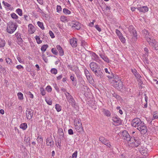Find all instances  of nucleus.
<instances>
[{
  "label": "nucleus",
  "instance_id": "4c0bfd02",
  "mask_svg": "<svg viewBox=\"0 0 158 158\" xmlns=\"http://www.w3.org/2000/svg\"><path fill=\"white\" fill-rule=\"evenodd\" d=\"M63 12L66 15H69L71 13V11L66 8H64L63 9Z\"/></svg>",
  "mask_w": 158,
  "mask_h": 158
},
{
  "label": "nucleus",
  "instance_id": "e433bc0d",
  "mask_svg": "<svg viewBox=\"0 0 158 158\" xmlns=\"http://www.w3.org/2000/svg\"><path fill=\"white\" fill-rule=\"evenodd\" d=\"M113 96L114 97H115L117 99L120 100L122 99V98L121 97L118 95L117 94L114 93L112 94Z\"/></svg>",
  "mask_w": 158,
  "mask_h": 158
},
{
  "label": "nucleus",
  "instance_id": "4468645a",
  "mask_svg": "<svg viewBox=\"0 0 158 158\" xmlns=\"http://www.w3.org/2000/svg\"><path fill=\"white\" fill-rule=\"evenodd\" d=\"M89 66L93 73L96 70H97V69H98L99 67H100L97 64L94 62L91 63L89 64Z\"/></svg>",
  "mask_w": 158,
  "mask_h": 158
},
{
  "label": "nucleus",
  "instance_id": "cd10ccee",
  "mask_svg": "<svg viewBox=\"0 0 158 158\" xmlns=\"http://www.w3.org/2000/svg\"><path fill=\"white\" fill-rule=\"evenodd\" d=\"M100 56L101 57L102 59L105 61L107 62V63H109V59L107 57V56L104 55H100Z\"/></svg>",
  "mask_w": 158,
  "mask_h": 158
},
{
  "label": "nucleus",
  "instance_id": "37998d69",
  "mask_svg": "<svg viewBox=\"0 0 158 158\" xmlns=\"http://www.w3.org/2000/svg\"><path fill=\"white\" fill-rule=\"evenodd\" d=\"M158 118V114L156 113V112H154L153 114V118L152 120H154Z\"/></svg>",
  "mask_w": 158,
  "mask_h": 158
},
{
  "label": "nucleus",
  "instance_id": "9b49d317",
  "mask_svg": "<svg viewBox=\"0 0 158 158\" xmlns=\"http://www.w3.org/2000/svg\"><path fill=\"white\" fill-rule=\"evenodd\" d=\"M112 120L114 123V124L115 126H118L122 124V121L117 115L113 117Z\"/></svg>",
  "mask_w": 158,
  "mask_h": 158
},
{
  "label": "nucleus",
  "instance_id": "aec40b11",
  "mask_svg": "<svg viewBox=\"0 0 158 158\" xmlns=\"http://www.w3.org/2000/svg\"><path fill=\"white\" fill-rule=\"evenodd\" d=\"M56 48L59 52L60 56H63L64 55V52L62 48L60 45H57Z\"/></svg>",
  "mask_w": 158,
  "mask_h": 158
},
{
  "label": "nucleus",
  "instance_id": "de8ad7c7",
  "mask_svg": "<svg viewBox=\"0 0 158 158\" xmlns=\"http://www.w3.org/2000/svg\"><path fill=\"white\" fill-rule=\"evenodd\" d=\"M5 60H6V63L8 64L11 65V64L12 63V61L11 59L9 58H6Z\"/></svg>",
  "mask_w": 158,
  "mask_h": 158
},
{
  "label": "nucleus",
  "instance_id": "f704fd0d",
  "mask_svg": "<svg viewBox=\"0 0 158 158\" xmlns=\"http://www.w3.org/2000/svg\"><path fill=\"white\" fill-rule=\"evenodd\" d=\"M5 41L3 40L0 39V47H2L5 46Z\"/></svg>",
  "mask_w": 158,
  "mask_h": 158
},
{
  "label": "nucleus",
  "instance_id": "7ed1b4c3",
  "mask_svg": "<svg viewBox=\"0 0 158 158\" xmlns=\"http://www.w3.org/2000/svg\"><path fill=\"white\" fill-rule=\"evenodd\" d=\"M65 94L67 101L73 107L75 108L78 107L77 103L75 101L73 97L68 92L65 93Z\"/></svg>",
  "mask_w": 158,
  "mask_h": 158
},
{
  "label": "nucleus",
  "instance_id": "bb28decb",
  "mask_svg": "<svg viewBox=\"0 0 158 158\" xmlns=\"http://www.w3.org/2000/svg\"><path fill=\"white\" fill-rule=\"evenodd\" d=\"M104 114L107 117H110V116L111 113L110 111L108 110L104 109L103 111Z\"/></svg>",
  "mask_w": 158,
  "mask_h": 158
},
{
  "label": "nucleus",
  "instance_id": "4be33fe9",
  "mask_svg": "<svg viewBox=\"0 0 158 158\" xmlns=\"http://www.w3.org/2000/svg\"><path fill=\"white\" fill-rule=\"evenodd\" d=\"M75 128L76 131L78 132H81L83 130V127H82V124L80 125H78L77 124H76L75 125Z\"/></svg>",
  "mask_w": 158,
  "mask_h": 158
},
{
  "label": "nucleus",
  "instance_id": "603ef678",
  "mask_svg": "<svg viewBox=\"0 0 158 158\" xmlns=\"http://www.w3.org/2000/svg\"><path fill=\"white\" fill-rule=\"evenodd\" d=\"M119 40H120L123 43H124L125 42L126 40L125 39V38L123 37V36L122 35L120 36V37H119Z\"/></svg>",
  "mask_w": 158,
  "mask_h": 158
},
{
  "label": "nucleus",
  "instance_id": "4d7b16f0",
  "mask_svg": "<svg viewBox=\"0 0 158 158\" xmlns=\"http://www.w3.org/2000/svg\"><path fill=\"white\" fill-rule=\"evenodd\" d=\"M37 140L38 143H40L42 142L43 141V139L41 137L38 136L37 138Z\"/></svg>",
  "mask_w": 158,
  "mask_h": 158
},
{
  "label": "nucleus",
  "instance_id": "680f3d73",
  "mask_svg": "<svg viewBox=\"0 0 158 158\" xmlns=\"http://www.w3.org/2000/svg\"><path fill=\"white\" fill-rule=\"evenodd\" d=\"M49 34L52 38H53L55 37L52 31H50L49 32Z\"/></svg>",
  "mask_w": 158,
  "mask_h": 158
},
{
  "label": "nucleus",
  "instance_id": "c9c22d12",
  "mask_svg": "<svg viewBox=\"0 0 158 158\" xmlns=\"http://www.w3.org/2000/svg\"><path fill=\"white\" fill-rule=\"evenodd\" d=\"M55 108L58 112L60 111L61 110V107L58 104H56Z\"/></svg>",
  "mask_w": 158,
  "mask_h": 158
},
{
  "label": "nucleus",
  "instance_id": "7c9ffc66",
  "mask_svg": "<svg viewBox=\"0 0 158 158\" xmlns=\"http://www.w3.org/2000/svg\"><path fill=\"white\" fill-rule=\"evenodd\" d=\"M107 140V139L103 136H100L99 138V140L103 144L106 142V141Z\"/></svg>",
  "mask_w": 158,
  "mask_h": 158
},
{
  "label": "nucleus",
  "instance_id": "5701e85b",
  "mask_svg": "<svg viewBox=\"0 0 158 158\" xmlns=\"http://www.w3.org/2000/svg\"><path fill=\"white\" fill-rule=\"evenodd\" d=\"M85 74L86 76L87 79H92V77L91 76L90 73L87 69H85L84 71Z\"/></svg>",
  "mask_w": 158,
  "mask_h": 158
},
{
  "label": "nucleus",
  "instance_id": "8fccbe9b",
  "mask_svg": "<svg viewBox=\"0 0 158 158\" xmlns=\"http://www.w3.org/2000/svg\"><path fill=\"white\" fill-rule=\"evenodd\" d=\"M26 94L29 95V97L32 99L34 98L33 95L30 91H27L26 93Z\"/></svg>",
  "mask_w": 158,
  "mask_h": 158
},
{
  "label": "nucleus",
  "instance_id": "052dcab7",
  "mask_svg": "<svg viewBox=\"0 0 158 158\" xmlns=\"http://www.w3.org/2000/svg\"><path fill=\"white\" fill-rule=\"evenodd\" d=\"M56 145H58L60 147H61V139L60 140H57L56 141Z\"/></svg>",
  "mask_w": 158,
  "mask_h": 158
},
{
  "label": "nucleus",
  "instance_id": "338daca9",
  "mask_svg": "<svg viewBox=\"0 0 158 158\" xmlns=\"http://www.w3.org/2000/svg\"><path fill=\"white\" fill-rule=\"evenodd\" d=\"M6 71V69L3 67L1 65H0V71L4 72Z\"/></svg>",
  "mask_w": 158,
  "mask_h": 158
},
{
  "label": "nucleus",
  "instance_id": "f257e3e1",
  "mask_svg": "<svg viewBox=\"0 0 158 158\" xmlns=\"http://www.w3.org/2000/svg\"><path fill=\"white\" fill-rule=\"evenodd\" d=\"M131 125L136 128L141 133L144 134L146 133L147 129L144 123L138 118H135L131 122Z\"/></svg>",
  "mask_w": 158,
  "mask_h": 158
},
{
  "label": "nucleus",
  "instance_id": "3c124183",
  "mask_svg": "<svg viewBox=\"0 0 158 158\" xmlns=\"http://www.w3.org/2000/svg\"><path fill=\"white\" fill-rule=\"evenodd\" d=\"M11 17L14 19H17L18 18V16L14 13H13L10 15Z\"/></svg>",
  "mask_w": 158,
  "mask_h": 158
},
{
  "label": "nucleus",
  "instance_id": "393cba45",
  "mask_svg": "<svg viewBox=\"0 0 158 158\" xmlns=\"http://www.w3.org/2000/svg\"><path fill=\"white\" fill-rule=\"evenodd\" d=\"M131 71L136 78H138L139 77H141L139 73H137V71L135 69H131Z\"/></svg>",
  "mask_w": 158,
  "mask_h": 158
},
{
  "label": "nucleus",
  "instance_id": "c756f323",
  "mask_svg": "<svg viewBox=\"0 0 158 158\" xmlns=\"http://www.w3.org/2000/svg\"><path fill=\"white\" fill-rule=\"evenodd\" d=\"M60 20L63 22H68V19L67 17L65 16H62L60 17Z\"/></svg>",
  "mask_w": 158,
  "mask_h": 158
},
{
  "label": "nucleus",
  "instance_id": "72a5a7b5",
  "mask_svg": "<svg viewBox=\"0 0 158 158\" xmlns=\"http://www.w3.org/2000/svg\"><path fill=\"white\" fill-rule=\"evenodd\" d=\"M48 47V44L43 45L41 47V50L43 52H45Z\"/></svg>",
  "mask_w": 158,
  "mask_h": 158
},
{
  "label": "nucleus",
  "instance_id": "13d9d810",
  "mask_svg": "<svg viewBox=\"0 0 158 158\" xmlns=\"http://www.w3.org/2000/svg\"><path fill=\"white\" fill-rule=\"evenodd\" d=\"M57 12H60V11H61V8L60 6L57 5L56 8Z\"/></svg>",
  "mask_w": 158,
  "mask_h": 158
},
{
  "label": "nucleus",
  "instance_id": "a18cd8bd",
  "mask_svg": "<svg viewBox=\"0 0 158 158\" xmlns=\"http://www.w3.org/2000/svg\"><path fill=\"white\" fill-rule=\"evenodd\" d=\"M40 94L42 96H44L45 95V91L43 88H40Z\"/></svg>",
  "mask_w": 158,
  "mask_h": 158
},
{
  "label": "nucleus",
  "instance_id": "2f4dec72",
  "mask_svg": "<svg viewBox=\"0 0 158 158\" xmlns=\"http://www.w3.org/2000/svg\"><path fill=\"white\" fill-rule=\"evenodd\" d=\"M20 127L23 130H25L27 127V125L26 123H22L20 125Z\"/></svg>",
  "mask_w": 158,
  "mask_h": 158
},
{
  "label": "nucleus",
  "instance_id": "ddd939ff",
  "mask_svg": "<svg viewBox=\"0 0 158 158\" xmlns=\"http://www.w3.org/2000/svg\"><path fill=\"white\" fill-rule=\"evenodd\" d=\"M46 144L47 146L51 147H53L54 146V141L52 136H50L47 138L46 139Z\"/></svg>",
  "mask_w": 158,
  "mask_h": 158
},
{
  "label": "nucleus",
  "instance_id": "a878e982",
  "mask_svg": "<svg viewBox=\"0 0 158 158\" xmlns=\"http://www.w3.org/2000/svg\"><path fill=\"white\" fill-rule=\"evenodd\" d=\"M92 56L93 57L92 59L96 61H98L99 60V59L98 56L95 53H93L92 54Z\"/></svg>",
  "mask_w": 158,
  "mask_h": 158
},
{
  "label": "nucleus",
  "instance_id": "e2e57ef3",
  "mask_svg": "<svg viewBox=\"0 0 158 158\" xmlns=\"http://www.w3.org/2000/svg\"><path fill=\"white\" fill-rule=\"evenodd\" d=\"M46 101L48 104L49 105H51L52 103V100L51 99H46Z\"/></svg>",
  "mask_w": 158,
  "mask_h": 158
},
{
  "label": "nucleus",
  "instance_id": "473e14b6",
  "mask_svg": "<svg viewBox=\"0 0 158 158\" xmlns=\"http://www.w3.org/2000/svg\"><path fill=\"white\" fill-rule=\"evenodd\" d=\"M139 149L140 152L141 154H142V155H143L144 153L146 151V148L145 147L142 148L141 147V148H139Z\"/></svg>",
  "mask_w": 158,
  "mask_h": 158
},
{
  "label": "nucleus",
  "instance_id": "864d4df0",
  "mask_svg": "<svg viewBox=\"0 0 158 158\" xmlns=\"http://www.w3.org/2000/svg\"><path fill=\"white\" fill-rule=\"evenodd\" d=\"M46 90L49 92H51L52 91V89L51 87L49 85H48L46 88Z\"/></svg>",
  "mask_w": 158,
  "mask_h": 158
},
{
  "label": "nucleus",
  "instance_id": "2eb2a0df",
  "mask_svg": "<svg viewBox=\"0 0 158 158\" xmlns=\"http://www.w3.org/2000/svg\"><path fill=\"white\" fill-rule=\"evenodd\" d=\"M77 39L74 37L70 40V44L73 47L75 48L77 47Z\"/></svg>",
  "mask_w": 158,
  "mask_h": 158
},
{
  "label": "nucleus",
  "instance_id": "69168bd1",
  "mask_svg": "<svg viewBox=\"0 0 158 158\" xmlns=\"http://www.w3.org/2000/svg\"><path fill=\"white\" fill-rule=\"evenodd\" d=\"M68 133L70 135H72L73 134V131L71 129H70L68 130Z\"/></svg>",
  "mask_w": 158,
  "mask_h": 158
},
{
  "label": "nucleus",
  "instance_id": "49530a36",
  "mask_svg": "<svg viewBox=\"0 0 158 158\" xmlns=\"http://www.w3.org/2000/svg\"><path fill=\"white\" fill-rule=\"evenodd\" d=\"M35 38L37 41V43L38 44H41L42 43V41L40 40V38L39 36H36Z\"/></svg>",
  "mask_w": 158,
  "mask_h": 158
},
{
  "label": "nucleus",
  "instance_id": "0e129e2a",
  "mask_svg": "<svg viewBox=\"0 0 158 158\" xmlns=\"http://www.w3.org/2000/svg\"><path fill=\"white\" fill-rule=\"evenodd\" d=\"M144 51L146 52L145 55L147 56H148V50L147 48H144Z\"/></svg>",
  "mask_w": 158,
  "mask_h": 158
},
{
  "label": "nucleus",
  "instance_id": "dca6fc26",
  "mask_svg": "<svg viewBox=\"0 0 158 158\" xmlns=\"http://www.w3.org/2000/svg\"><path fill=\"white\" fill-rule=\"evenodd\" d=\"M15 36L17 38V42L19 45L22 44L23 41V40L21 38L20 34L19 33H16Z\"/></svg>",
  "mask_w": 158,
  "mask_h": 158
},
{
  "label": "nucleus",
  "instance_id": "09e8293b",
  "mask_svg": "<svg viewBox=\"0 0 158 158\" xmlns=\"http://www.w3.org/2000/svg\"><path fill=\"white\" fill-rule=\"evenodd\" d=\"M16 11L18 15L20 16H22V10L21 9L18 8L16 10Z\"/></svg>",
  "mask_w": 158,
  "mask_h": 158
},
{
  "label": "nucleus",
  "instance_id": "a211bd4d",
  "mask_svg": "<svg viewBox=\"0 0 158 158\" xmlns=\"http://www.w3.org/2000/svg\"><path fill=\"white\" fill-rule=\"evenodd\" d=\"M72 28L73 29L74 28L77 30H79L80 28V24L77 22H74L73 23V25L72 26Z\"/></svg>",
  "mask_w": 158,
  "mask_h": 158
},
{
  "label": "nucleus",
  "instance_id": "412c9836",
  "mask_svg": "<svg viewBox=\"0 0 158 158\" xmlns=\"http://www.w3.org/2000/svg\"><path fill=\"white\" fill-rule=\"evenodd\" d=\"M74 71L75 72L77 77L78 79H80L81 80L83 79L81 76V73L78 69L75 70Z\"/></svg>",
  "mask_w": 158,
  "mask_h": 158
},
{
  "label": "nucleus",
  "instance_id": "39448f33",
  "mask_svg": "<svg viewBox=\"0 0 158 158\" xmlns=\"http://www.w3.org/2000/svg\"><path fill=\"white\" fill-rule=\"evenodd\" d=\"M97 69L93 72L94 73L98 79H100L103 78L104 76L103 70L100 67H99L98 69Z\"/></svg>",
  "mask_w": 158,
  "mask_h": 158
},
{
  "label": "nucleus",
  "instance_id": "c85d7f7f",
  "mask_svg": "<svg viewBox=\"0 0 158 158\" xmlns=\"http://www.w3.org/2000/svg\"><path fill=\"white\" fill-rule=\"evenodd\" d=\"M3 4L5 6H7L8 7H9V10H12L13 8V7H11V5L8 3L7 2H6L4 1L2 2Z\"/></svg>",
  "mask_w": 158,
  "mask_h": 158
},
{
  "label": "nucleus",
  "instance_id": "79ce46f5",
  "mask_svg": "<svg viewBox=\"0 0 158 158\" xmlns=\"http://www.w3.org/2000/svg\"><path fill=\"white\" fill-rule=\"evenodd\" d=\"M17 95L18 98L20 100H22L23 99V94L21 92H19L18 93Z\"/></svg>",
  "mask_w": 158,
  "mask_h": 158
},
{
  "label": "nucleus",
  "instance_id": "20e7f679",
  "mask_svg": "<svg viewBox=\"0 0 158 158\" xmlns=\"http://www.w3.org/2000/svg\"><path fill=\"white\" fill-rule=\"evenodd\" d=\"M17 28V26L16 24L10 21L7 23L6 31L8 33L11 34L15 31Z\"/></svg>",
  "mask_w": 158,
  "mask_h": 158
},
{
  "label": "nucleus",
  "instance_id": "ea45409f",
  "mask_svg": "<svg viewBox=\"0 0 158 158\" xmlns=\"http://www.w3.org/2000/svg\"><path fill=\"white\" fill-rule=\"evenodd\" d=\"M104 145H106L107 147L109 148H111V146L109 140L106 141V142L104 144Z\"/></svg>",
  "mask_w": 158,
  "mask_h": 158
},
{
  "label": "nucleus",
  "instance_id": "774afa93",
  "mask_svg": "<svg viewBox=\"0 0 158 158\" xmlns=\"http://www.w3.org/2000/svg\"><path fill=\"white\" fill-rule=\"evenodd\" d=\"M76 121H77V122L76 123V124H79V125H80L81 124H82L80 118H77V120L76 119Z\"/></svg>",
  "mask_w": 158,
  "mask_h": 158
},
{
  "label": "nucleus",
  "instance_id": "bf43d9fd",
  "mask_svg": "<svg viewBox=\"0 0 158 158\" xmlns=\"http://www.w3.org/2000/svg\"><path fill=\"white\" fill-rule=\"evenodd\" d=\"M95 27L99 32H100L101 31V29L99 27V26L97 24L95 25Z\"/></svg>",
  "mask_w": 158,
  "mask_h": 158
},
{
  "label": "nucleus",
  "instance_id": "423d86ee",
  "mask_svg": "<svg viewBox=\"0 0 158 158\" xmlns=\"http://www.w3.org/2000/svg\"><path fill=\"white\" fill-rule=\"evenodd\" d=\"M122 135L123 139L127 141L130 142L131 140L133 139L132 136L131 137L127 131L126 130L122 132Z\"/></svg>",
  "mask_w": 158,
  "mask_h": 158
},
{
  "label": "nucleus",
  "instance_id": "c03bdc74",
  "mask_svg": "<svg viewBox=\"0 0 158 158\" xmlns=\"http://www.w3.org/2000/svg\"><path fill=\"white\" fill-rule=\"evenodd\" d=\"M51 51L53 54L55 55H58V53L56 48H52L51 50Z\"/></svg>",
  "mask_w": 158,
  "mask_h": 158
},
{
  "label": "nucleus",
  "instance_id": "6ab92c4d",
  "mask_svg": "<svg viewBox=\"0 0 158 158\" xmlns=\"http://www.w3.org/2000/svg\"><path fill=\"white\" fill-rule=\"evenodd\" d=\"M28 32L29 34H32L35 31L34 27L31 24L28 25Z\"/></svg>",
  "mask_w": 158,
  "mask_h": 158
},
{
  "label": "nucleus",
  "instance_id": "a19ab883",
  "mask_svg": "<svg viewBox=\"0 0 158 158\" xmlns=\"http://www.w3.org/2000/svg\"><path fill=\"white\" fill-rule=\"evenodd\" d=\"M50 72L52 74L56 75L57 73V70L55 68H52Z\"/></svg>",
  "mask_w": 158,
  "mask_h": 158
},
{
  "label": "nucleus",
  "instance_id": "f03ea898",
  "mask_svg": "<svg viewBox=\"0 0 158 158\" xmlns=\"http://www.w3.org/2000/svg\"><path fill=\"white\" fill-rule=\"evenodd\" d=\"M112 83L113 86L118 91L123 92L125 90V86L123 84V82L120 79L113 80Z\"/></svg>",
  "mask_w": 158,
  "mask_h": 158
},
{
  "label": "nucleus",
  "instance_id": "9d476101",
  "mask_svg": "<svg viewBox=\"0 0 158 158\" xmlns=\"http://www.w3.org/2000/svg\"><path fill=\"white\" fill-rule=\"evenodd\" d=\"M128 30L133 37L137 39V35L136 31L134 27L132 25H130L128 28Z\"/></svg>",
  "mask_w": 158,
  "mask_h": 158
},
{
  "label": "nucleus",
  "instance_id": "0eeeda50",
  "mask_svg": "<svg viewBox=\"0 0 158 158\" xmlns=\"http://www.w3.org/2000/svg\"><path fill=\"white\" fill-rule=\"evenodd\" d=\"M150 46L152 48L156 50H157L158 49V42H157L155 40L153 39L152 38L151 41L148 42Z\"/></svg>",
  "mask_w": 158,
  "mask_h": 158
},
{
  "label": "nucleus",
  "instance_id": "58836bf2",
  "mask_svg": "<svg viewBox=\"0 0 158 158\" xmlns=\"http://www.w3.org/2000/svg\"><path fill=\"white\" fill-rule=\"evenodd\" d=\"M37 24L38 26L42 29L43 30L44 29V28L43 26V23L41 22L40 21L37 22Z\"/></svg>",
  "mask_w": 158,
  "mask_h": 158
},
{
  "label": "nucleus",
  "instance_id": "b1692460",
  "mask_svg": "<svg viewBox=\"0 0 158 158\" xmlns=\"http://www.w3.org/2000/svg\"><path fill=\"white\" fill-rule=\"evenodd\" d=\"M58 134L60 135V137H62L63 138H64L65 139L64 136V133L63 132V130L62 128H59L58 130Z\"/></svg>",
  "mask_w": 158,
  "mask_h": 158
},
{
  "label": "nucleus",
  "instance_id": "5fc2aeb1",
  "mask_svg": "<svg viewBox=\"0 0 158 158\" xmlns=\"http://www.w3.org/2000/svg\"><path fill=\"white\" fill-rule=\"evenodd\" d=\"M116 33L118 37L123 35L122 33L118 30L116 29Z\"/></svg>",
  "mask_w": 158,
  "mask_h": 158
},
{
  "label": "nucleus",
  "instance_id": "6e6552de",
  "mask_svg": "<svg viewBox=\"0 0 158 158\" xmlns=\"http://www.w3.org/2000/svg\"><path fill=\"white\" fill-rule=\"evenodd\" d=\"M133 139L131 140L130 143H132L135 147H138L141 144L140 139H139L137 137H135L132 136Z\"/></svg>",
  "mask_w": 158,
  "mask_h": 158
},
{
  "label": "nucleus",
  "instance_id": "f8f14e48",
  "mask_svg": "<svg viewBox=\"0 0 158 158\" xmlns=\"http://www.w3.org/2000/svg\"><path fill=\"white\" fill-rule=\"evenodd\" d=\"M142 33L143 34V36L146 38V40L148 42L150 41L153 38L152 37L150 36L148 31L146 29H144L143 30Z\"/></svg>",
  "mask_w": 158,
  "mask_h": 158
},
{
  "label": "nucleus",
  "instance_id": "1a4fd4ad",
  "mask_svg": "<svg viewBox=\"0 0 158 158\" xmlns=\"http://www.w3.org/2000/svg\"><path fill=\"white\" fill-rule=\"evenodd\" d=\"M33 112V110L29 108H27L26 112V116L27 119H32Z\"/></svg>",
  "mask_w": 158,
  "mask_h": 158
},
{
  "label": "nucleus",
  "instance_id": "6e6d98bb",
  "mask_svg": "<svg viewBox=\"0 0 158 158\" xmlns=\"http://www.w3.org/2000/svg\"><path fill=\"white\" fill-rule=\"evenodd\" d=\"M77 152L76 151L74 152V153L72 155V158H76L77 156Z\"/></svg>",
  "mask_w": 158,
  "mask_h": 158
},
{
  "label": "nucleus",
  "instance_id": "f3484780",
  "mask_svg": "<svg viewBox=\"0 0 158 158\" xmlns=\"http://www.w3.org/2000/svg\"><path fill=\"white\" fill-rule=\"evenodd\" d=\"M137 8L139 12L143 13L147 12L148 10V7L147 6L138 7Z\"/></svg>",
  "mask_w": 158,
  "mask_h": 158
}]
</instances>
